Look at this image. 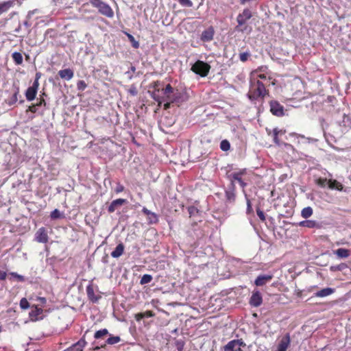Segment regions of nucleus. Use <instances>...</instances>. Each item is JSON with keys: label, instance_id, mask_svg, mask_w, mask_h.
<instances>
[{"label": "nucleus", "instance_id": "10", "mask_svg": "<svg viewBox=\"0 0 351 351\" xmlns=\"http://www.w3.org/2000/svg\"><path fill=\"white\" fill-rule=\"evenodd\" d=\"M215 35V29L213 27L210 26L204 29L200 36V40L204 43L210 42L213 40Z\"/></svg>", "mask_w": 351, "mask_h": 351}, {"label": "nucleus", "instance_id": "62", "mask_svg": "<svg viewBox=\"0 0 351 351\" xmlns=\"http://www.w3.org/2000/svg\"><path fill=\"white\" fill-rule=\"evenodd\" d=\"M274 141L278 146L281 145L278 136H274Z\"/></svg>", "mask_w": 351, "mask_h": 351}, {"label": "nucleus", "instance_id": "49", "mask_svg": "<svg viewBox=\"0 0 351 351\" xmlns=\"http://www.w3.org/2000/svg\"><path fill=\"white\" fill-rule=\"evenodd\" d=\"M87 85L84 80H80L77 83V88L79 90H84Z\"/></svg>", "mask_w": 351, "mask_h": 351}, {"label": "nucleus", "instance_id": "43", "mask_svg": "<svg viewBox=\"0 0 351 351\" xmlns=\"http://www.w3.org/2000/svg\"><path fill=\"white\" fill-rule=\"evenodd\" d=\"M40 77H41V73H36L35 80L33 82L32 86H31L30 87H32V88H34V89L38 90V86H39L38 80L40 78Z\"/></svg>", "mask_w": 351, "mask_h": 351}, {"label": "nucleus", "instance_id": "9", "mask_svg": "<svg viewBox=\"0 0 351 351\" xmlns=\"http://www.w3.org/2000/svg\"><path fill=\"white\" fill-rule=\"evenodd\" d=\"M128 203V200L125 199H117L113 200L110 204L108 206V211L109 213H114V211H119L120 208Z\"/></svg>", "mask_w": 351, "mask_h": 351}, {"label": "nucleus", "instance_id": "60", "mask_svg": "<svg viewBox=\"0 0 351 351\" xmlns=\"http://www.w3.org/2000/svg\"><path fill=\"white\" fill-rule=\"evenodd\" d=\"M43 104L45 105V101L43 99H40L39 101L37 102L36 104H35V106L38 107L42 106Z\"/></svg>", "mask_w": 351, "mask_h": 351}, {"label": "nucleus", "instance_id": "52", "mask_svg": "<svg viewBox=\"0 0 351 351\" xmlns=\"http://www.w3.org/2000/svg\"><path fill=\"white\" fill-rule=\"evenodd\" d=\"M142 211L147 216L149 217V215H151L152 217H156V215L154 213H152L151 211H149L148 209H147L146 208H143Z\"/></svg>", "mask_w": 351, "mask_h": 351}, {"label": "nucleus", "instance_id": "53", "mask_svg": "<svg viewBox=\"0 0 351 351\" xmlns=\"http://www.w3.org/2000/svg\"><path fill=\"white\" fill-rule=\"evenodd\" d=\"M285 134V132H282V130H278L277 128H276L273 130V136H278V134Z\"/></svg>", "mask_w": 351, "mask_h": 351}, {"label": "nucleus", "instance_id": "55", "mask_svg": "<svg viewBox=\"0 0 351 351\" xmlns=\"http://www.w3.org/2000/svg\"><path fill=\"white\" fill-rule=\"evenodd\" d=\"M256 212L260 219H265L263 211H262L259 208H257Z\"/></svg>", "mask_w": 351, "mask_h": 351}, {"label": "nucleus", "instance_id": "2", "mask_svg": "<svg viewBox=\"0 0 351 351\" xmlns=\"http://www.w3.org/2000/svg\"><path fill=\"white\" fill-rule=\"evenodd\" d=\"M90 3L95 8L98 9L99 12L108 17L112 18L114 16V12L111 7L106 3L101 0H89Z\"/></svg>", "mask_w": 351, "mask_h": 351}, {"label": "nucleus", "instance_id": "57", "mask_svg": "<svg viewBox=\"0 0 351 351\" xmlns=\"http://www.w3.org/2000/svg\"><path fill=\"white\" fill-rule=\"evenodd\" d=\"M145 317V315L143 313H138L135 315V318L137 321H139Z\"/></svg>", "mask_w": 351, "mask_h": 351}, {"label": "nucleus", "instance_id": "23", "mask_svg": "<svg viewBox=\"0 0 351 351\" xmlns=\"http://www.w3.org/2000/svg\"><path fill=\"white\" fill-rule=\"evenodd\" d=\"M328 186L330 189H336L339 191L343 190V185L337 180L331 178L328 179Z\"/></svg>", "mask_w": 351, "mask_h": 351}, {"label": "nucleus", "instance_id": "39", "mask_svg": "<svg viewBox=\"0 0 351 351\" xmlns=\"http://www.w3.org/2000/svg\"><path fill=\"white\" fill-rule=\"evenodd\" d=\"M220 148L222 151H228L230 148V143L228 140H223L220 143Z\"/></svg>", "mask_w": 351, "mask_h": 351}, {"label": "nucleus", "instance_id": "18", "mask_svg": "<svg viewBox=\"0 0 351 351\" xmlns=\"http://www.w3.org/2000/svg\"><path fill=\"white\" fill-rule=\"evenodd\" d=\"M86 345V341L84 338H82L77 343L73 344L71 347L64 351H83Z\"/></svg>", "mask_w": 351, "mask_h": 351}, {"label": "nucleus", "instance_id": "37", "mask_svg": "<svg viewBox=\"0 0 351 351\" xmlns=\"http://www.w3.org/2000/svg\"><path fill=\"white\" fill-rule=\"evenodd\" d=\"M126 34H127V36H128L129 40L132 43V46L135 49H138L139 47L138 41L136 40V39L132 34H128V33Z\"/></svg>", "mask_w": 351, "mask_h": 351}, {"label": "nucleus", "instance_id": "50", "mask_svg": "<svg viewBox=\"0 0 351 351\" xmlns=\"http://www.w3.org/2000/svg\"><path fill=\"white\" fill-rule=\"evenodd\" d=\"M162 86V83L160 81H156L153 82L152 87L158 91V93H160L161 91L160 86Z\"/></svg>", "mask_w": 351, "mask_h": 351}, {"label": "nucleus", "instance_id": "8", "mask_svg": "<svg viewBox=\"0 0 351 351\" xmlns=\"http://www.w3.org/2000/svg\"><path fill=\"white\" fill-rule=\"evenodd\" d=\"M161 92L163 95V101H169L171 104H176V101H174V93L173 87L171 86V84H167L165 88H162L161 89Z\"/></svg>", "mask_w": 351, "mask_h": 351}, {"label": "nucleus", "instance_id": "1", "mask_svg": "<svg viewBox=\"0 0 351 351\" xmlns=\"http://www.w3.org/2000/svg\"><path fill=\"white\" fill-rule=\"evenodd\" d=\"M266 95H268V90H266L263 82L255 79H251L250 90L247 93L248 98L251 101H254L258 98H263Z\"/></svg>", "mask_w": 351, "mask_h": 351}, {"label": "nucleus", "instance_id": "27", "mask_svg": "<svg viewBox=\"0 0 351 351\" xmlns=\"http://www.w3.org/2000/svg\"><path fill=\"white\" fill-rule=\"evenodd\" d=\"M37 90L29 87L25 93V97L27 101H32L36 98V94H37Z\"/></svg>", "mask_w": 351, "mask_h": 351}, {"label": "nucleus", "instance_id": "40", "mask_svg": "<svg viewBox=\"0 0 351 351\" xmlns=\"http://www.w3.org/2000/svg\"><path fill=\"white\" fill-rule=\"evenodd\" d=\"M51 217L53 219H56L59 218H63L64 217L63 216V213H61L59 210L55 209L51 212Z\"/></svg>", "mask_w": 351, "mask_h": 351}, {"label": "nucleus", "instance_id": "59", "mask_svg": "<svg viewBox=\"0 0 351 351\" xmlns=\"http://www.w3.org/2000/svg\"><path fill=\"white\" fill-rule=\"evenodd\" d=\"M29 111H30V112H34H34H36V110H37V107H36V106H35V105H32V106H29Z\"/></svg>", "mask_w": 351, "mask_h": 351}, {"label": "nucleus", "instance_id": "36", "mask_svg": "<svg viewBox=\"0 0 351 351\" xmlns=\"http://www.w3.org/2000/svg\"><path fill=\"white\" fill-rule=\"evenodd\" d=\"M293 213L294 210H293V208H289L288 209H287L285 213H280V216L284 218H291L293 215Z\"/></svg>", "mask_w": 351, "mask_h": 351}, {"label": "nucleus", "instance_id": "21", "mask_svg": "<svg viewBox=\"0 0 351 351\" xmlns=\"http://www.w3.org/2000/svg\"><path fill=\"white\" fill-rule=\"evenodd\" d=\"M86 293L88 299L93 302H97L101 296H97L95 295L94 289L92 285H88L86 287Z\"/></svg>", "mask_w": 351, "mask_h": 351}, {"label": "nucleus", "instance_id": "47", "mask_svg": "<svg viewBox=\"0 0 351 351\" xmlns=\"http://www.w3.org/2000/svg\"><path fill=\"white\" fill-rule=\"evenodd\" d=\"M328 179L319 178L317 180L316 183L321 187H325L328 184Z\"/></svg>", "mask_w": 351, "mask_h": 351}, {"label": "nucleus", "instance_id": "26", "mask_svg": "<svg viewBox=\"0 0 351 351\" xmlns=\"http://www.w3.org/2000/svg\"><path fill=\"white\" fill-rule=\"evenodd\" d=\"M334 254H336L339 258H346L350 255V251L345 248H339L334 251Z\"/></svg>", "mask_w": 351, "mask_h": 351}, {"label": "nucleus", "instance_id": "32", "mask_svg": "<svg viewBox=\"0 0 351 351\" xmlns=\"http://www.w3.org/2000/svg\"><path fill=\"white\" fill-rule=\"evenodd\" d=\"M313 214V209L311 207L308 206L302 209L301 211V215L303 218L307 219L310 217Z\"/></svg>", "mask_w": 351, "mask_h": 351}, {"label": "nucleus", "instance_id": "33", "mask_svg": "<svg viewBox=\"0 0 351 351\" xmlns=\"http://www.w3.org/2000/svg\"><path fill=\"white\" fill-rule=\"evenodd\" d=\"M151 97L153 99L157 101L159 105H160L162 103L163 96H161L160 95V93H158V91H156V90L152 91V93H151Z\"/></svg>", "mask_w": 351, "mask_h": 351}, {"label": "nucleus", "instance_id": "54", "mask_svg": "<svg viewBox=\"0 0 351 351\" xmlns=\"http://www.w3.org/2000/svg\"><path fill=\"white\" fill-rule=\"evenodd\" d=\"M11 275L14 276L15 278H16L19 281H23L24 280V277L21 275H19L15 272H12L11 273Z\"/></svg>", "mask_w": 351, "mask_h": 351}, {"label": "nucleus", "instance_id": "45", "mask_svg": "<svg viewBox=\"0 0 351 351\" xmlns=\"http://www.w3.org/2000/svg\"><path fill=\"white\" fill-rule=\"evenodd\" d=\"M250 56V53L249 51L243 52L239 54V59L241 62H244L248 60Z\"/></svg>", "mask_w": 351, "mask_h": 351}, {"label": "nucleus", "instance_id": "19", "mask_svg": "<svg viewBox=\"0 0 351 351\" xmlns=\"http://www.w3.org/2000/svg\"><path fill=\"white\" fill-rule=\"evenodd\" d=\"M290 343V337L289 334L284 336L280 340L277 351H286Z\"/></svg>", "mask_w": 351, "mask_h": 351}, {"label": "nucleus", "instance_id": "24", "mask_svg": "<svg viewBox=\"0 0 351 351\" xmlns=\"http://www.w3.org/2000/svg\"><path fill=\"white\" fill-rule=\"evenodd\" d=\"M123 251H124V245L122 243H121L118 244L117 245V247H115V249L111 252V256L113 258H117L123 254Z\"/></svg>", "mask_w": 351, "mask_h": 351}, {"label": "nucleus", "instance_id": "5", "mask_svg": "<svg viewBox=\"0 0 351 351\" xmlns=\"http://www.w3.org/2000/svg\"><path fill=\"white\" fill-rule=\"evenodd\" d=\"M245 343L241 339H233L230 341L223 348V351H242L241 347H245Z\"/></svg>", "mask_w": 351, "mask_h": 351}, {"label": "nucleus", "instance_id": "38", "mask_svg": "<svg viewBox=\"0 0 351 351\" xmlns=\"http://www.w3.org/2000/svg\"><path fill=\"white\" fill-rule=\"evenodd\" d=\"M152 276L150 274H144L140 281L141 285L149 283L152 280Z\"/></svg>", "mask_w": 351, "mask_h": 351}, {"label": "nucleus", "instance_id": "48", "mask_svg": "<svg viewBox=\"0 0 351 351\" xmlns=\"http://www.w3.org/2000/svg\"><path fill=\"white\" fill-rule=\"evenodd\" d=\"M176 346L178 351H184V342L182 340H177Z\"/></svg>", "mask_w": 351, "mask_h": 351}, {"label": "nucleus", "instance_id": "51", "mask_svg": "<svg viewBox=\"0 0 351 351\" xmlns=\"http://www.w3.org/2000/svg\"><path fill=\"white\" fill-rule=\"evenodd\" d=\"M124 189H125V187L122 184H121L120 183H118L117 184V186H116L114 191L117 193H119L123 191Z\"/></svg>", "mask_w": 351, "mask_h": 351}, {"label": "nucleus", "instance_id": "3", "mask_svg": "<svg viewBox=\"0 0 351 351\" xmlns=\"http://www.w3.org/2000/svg\"><path fill=\"white\" fill-rule=\"evenodd\" d=\"M261 223H263L268 228L272 229V230L275 232H276L278 234H282V232L285 231V226H288L290 223H287L286 221H261Z\"/></svg>", "mask_w": 351, "mask_h": 351}, {"label": "nucleus", "instance_id": "56", "mask_svg": "<svg viewBox=\"0 0 351 351\" xmlns=\"http://www.w3.org/2000/svg\"><path fill=\"white\" fill-rule=\"evenodd\" d=\"M143 313L145 315V317H152L154 316V313L152 311H147Z\"/></svg>", "mask_w": 351, "mask_h": 351}, {"label": "nucleus", "instance_id": "31", "mask_svg": "<svg viewBox=\"0 0 351 351\" xmlns=\"http://www.w3.org/2000/svg\"><path fill=\"white\" fill-rule=\"evenodd\" d=\"M348 268V265L346 263H341L338 265H331L330 270L331 271H343Z\"/></svg>", "mask_w": 351, "mask_h": 351}, {"label": "nucleus", "instance_id": "34", "mask_svg": "<svg viewBox=\"0 0 351 351\" xmlns=\"http://www.w3.org/2000/svg\"><path fill=\"white\" fill-rule=\"evenodd\" d=\"M298 225L302 227L314 228L316 226L315 221H300Z\"/></svg>", "mask_w": 351, "mask_h": 351}, {"label": "nucleus", "instance_id": "20", "mask_svg": "<svg viewBox=\"0 0 351 351\" xmlns=\"http://www.w3.org/2000/svg\"><path fill=\"white\" fill-rule=\"evenodd\" d=\"M58 75L62 79L69 81L73 78L74 73L71 69H65L60 70Z\"/></svg>", "mask_w": 351, "mask_h": 351}, {"label": "nucleus", "instance_id": "35", "mask_svg": "<svg viewBox=\"0 0 351 351\" xmlns=\"http://www.w3.org/2000/svg\"><path fill=\"white\" fill-rule=\"evenodd\" d=\"M188 212L189 214V217H197L199 216L198 209L193 206L188 207Z\"/></svg>", "mask_w": 351, "mask_h": 351}, {"label": "nucleus", "instance_id": "6", "mask_svg": "<svg viewBox=\"0 0 351 351\" xmlns=\"http://www.w3.org/2000/svg\"><path fill=\"white\" fill-rule=\"evenodd\" d=\"M270 112L271 114L276 117H282L285 115V109L278 101L276 100H271L269 102Z\"/></svg>", "mask_w": 351, "mask_h": 351}, {"label": "nucleus", "instance_id": "44", "mask_svg": "<svg viewBox=\"0 0 351 351\" xmlns=\"http://www.w3.org/2000/svg\"><path fill=\"white\" fill-rule=\"evenodd\" d=\"M20 306L22 309H27L30 307V305L27 300L23 298L20 301Z\"/></svg>", "mask_w": 351, "mask_h": 351}, {"label": "nucleus", "instance_id": "28", "mask_svg": "<svg viewBox=\"0 0 351 351\" xmlns=\"http://www.w3.org/2000/svg\"><path fill=\"white\" fill-rule=\"evenodd\" d=\"M109 335L108 330L106 328L99 330L95 332L94 337L95 339H104L106 336Z\"/></svg>", "mask_w": 351, "mask_h": 351}, {"label": "nucleus", "instance_id": "7", "mask_svg": "<svg viewBox=\"0 0 351 351\" xmlns=\"http://www.w3.org/2000/svg\"><path fill=\"white\" fill-rule=\"evenodd\" d=\"M245 173V170H241L237 172L233 173H227V178L230 180V183H234V181H237L240 186L244 189L247 184L242 180V175H243Z\"/></svg>", "mask_w": 351, "mask_h": 351}, {"label": "nucleus", "instance_id": "46", "mask_svg": "<svg viewBox=\"0 0 351 351\" xmlns=\"http://www.w3.org/2000/svg\"><path fill=\"white\" fill-rule=\"evenodd\" d=\"M179 3L184 7L191 8L193 6V2L191 0H178Z\"/></svg>", "mask_w": 351, "mask_h": 351}, {"label": "nucleus", "instance_id": "12", "mask_svg": "<svg viewBox=\"0 0 351 351\" xmlns=\"http://www.w3.org/2000/svg\"><path fill=\"white\" fill-rule=\"evenodd\" d=\"M43 310L41 308H38L36 305H32L31 306V311L29 313V316L32 321H37L41 319L43 317L40 316L43 314Z\"/></svg>", "mask_w": 351, "mask_h": 351}, {"label": "nucleus", "instance_id": "64", "mask_svg": "<svg viewBox=\"0 0 351 351\" xmlns=\"http://www.w3.org/2000/svg\"><path fill=\"white\" fill-rule=\"evenodd\" d=\"M23 25L26 27L27 28H29L31 25V24L29 23L28 20H26L23 22Z\"/></svg>", "mask_w": 351, "mask_h": 351}, {"label": "nucleus", "instance_id": "15", "mask_svg": "<svg viewBox=\"0 0 351 351\" xmlns=\"http://www.w3.org/2000/svg\"><path fill=\"white\" fill-rule=\"evenodd\" d=\"M189 99V96L186 92L179 91L177 90L174 93V101L176 104L180 106L181 104L186 101Z\"/></svg>", "mask_w": 351, "mask_h": 351}, {"label": "nucleus", "instance_id": "29", "mask_svg": "<svg viewBox=\"0 0 351 351\" xmlns=\"http://www.w3.org/2000/svg\"><path fill=\"white\" fill-rule=\"evenodd\" d=\"M341 125L346 128H351V116L344 114L341 122Z\"/></svg>", "mask_w": 351, "mask_h": 351}, {"label": "nucleus", "instance_id": "17", "mask_svg": "<svg viewBox=\"0 0 351 351\" xmlns=\"http://www.w3.org/2000/svg\"><path fill=\"white\" fill-rule=\"evenodd\" d=\"M273 278V276L270 274L259 275L255 280L254 284L258 286H263L269 282Z\"/></svg>", "mask_w": 351, "mask_h": 351}, {"label": "nucleus", "instance_id": "30", "mask_svg": "<svg viewBox=\"0 0 351 351\" xmlns=\"http://www.w3.org/2000/svg\"><path fill=\"white\" fill-rule=\"evenodd\" d=\"M12 59L16 64L20 65L23 63V56L19 52H14L12 54Z\"/></svg>", "mask_w": 351, "mask_h": 351}, {"label": "nucleus", "instance_id": "63", "mask_svg": "<svg viewBox=\"0 0 351 351\" xmlns=\"http://www.w3.org/2000/svg\"><path fill=\"white\" fill-rule=\"evenodd\" d=\"M165 104H164V108L166 110L169 109L171 106V103H170L169 101H165Z\"/></svg>", "mask_w": 351, "mask_h": 351}, {"label": "nucleus", "instance_id": "61", "mask_svg": "<svg viewBox=\"0 0 351 351\" xmlns=\"http://www.w3.org/2000/svg\"><path fill=\"white\" fill-rule=\"evenodd\" d=\"M129 93L131 95L134 96V95H136L137 94V90H136V88H132L130 89Z\"/></svg>", "mask_w": 351, "mask_h": 351}, {"label": "nucleus", "instance_id": "25", "mask_svg": "<svg viewBox=\"0 0 351 351\" xmlns=\"http://www.w3.org/2000/svg\"><path fill=\"white\" fill-rule=\"evenodd\" d=\"M109 337L105 341L104 344H101V347L104 348L106 344L114 345L116 344L121 341V338L119 336H112V335H108Z\"/></svg>", "mask_w": 351, "mask_h": 351}, {"label": "nucleus", "instance_id": "11", "mask_svg": "<svg viewBox=\"0 0 351 351\" xmlns=\"http://www.w3.org/2000/svg\"><path fill=\"white\" fill-rule=\"evenodd\" d=\"M263 302V298L261 293L259 291H254L250 299V304L254 307H258L261 305Z\"/></svg>", "mask_w": 351, "mask_h": 351}, {"label": "nucleus", "instance_id": "13", "mask_svg": "<svg viewBox=\"0 0 351 351\" xmlns=\"http://www.w3.org/2000/svg\"><path fill=\"white\" fill-rule=\"evenodd\" d=\"M252 17L251 11L249 9H245L242 13H240L237 17L238 26H242L246 21Z\"/></svg>", "mask_w": 351, "mask_h": 351}, {"label": "nucleus", "instance_id": "41", "mask_svg": "<svg viewBox=\"0 0 351 351\" xmlns=\"http://www.w3.org/2000/svg\"><path fill=\"white\" fill-rule=\"evenodd\" d=\"M246 202H247L246 213L249 216V217H251L253 216L254 211H253L252 207L251 206L250 200L248 198H246Z\"/></svg>", "mask_w": 351, "mask_h": 351}, {"label": "nucleus", "instance_id": "4", "mask_svg": "<svg viewBox=\"0 0 351 351\" xmlns=\"http://www.w3.org/2000/svg\"><path fill=\"white\" fill-rule=\"evenodd\" d=\"M210 69V66L204 61L197 60L193 64L191 70L201 77H206L208 75Z\"/></svg>", "mask_w": 351, "mask_h": 351}, {"label": "nucleus", "instance_id": "42", "mask_svg": "<svg viewBox=\"0 0 351 351\" xmlns=\"http://www.w3.org/2000/svg\"><path fill=\"white\" fill-rule=\"evenodd\" d=\"M18 94H19V91H15L14 93L11 96V97L8 100V104L10 105V106H12L13 104H14L17 100H18Z\"/></svg>", "mask_w": 351, "mask_h": 351}, {"label": "nucleus", "instance_id": "16", "mask_svg": "<svg viewBox=\"0 0 351 351\" xmlns=\"http://www.w3.org/2000/svg\"><path fill=\"white\" fill-rule=\"evenodd\" d=\"M36 239L39 243H45L48 241L47 232L45 228H40L36 233Z\"/></svg>", "mask_w": 351, "mask_h": 351}, {"label": "nucleus", "instance_id": "14", "mask_svg": "<svg viewBox=\"0 0 351 351\" xmlns=\"http://www.w3.org/2000/svg\"><path fill=\"white\" fill-rule=\"evenodd\" d=\"M235 184L230 183L228 189L226 191V199L228 203H234L236 199Z\"/></svg>", "mask_w": 351, "mask_h": 351}, {"label": "nucleus", "instance_id": "58", "mask_svg": "<svg viewBox=\"0 0 351 351\" xmlns=\"http://www.w3.org/2000/svg\"><path fill=\"white\" fill-rule=\"evenodd\" d=\"M7 274L5 271H0V280H3L6 278Z\"/></svg>", "mask_w": 351, "mask_h": 351}, {"label": "nucleus", "instance_id": "22", "mask_svg": "<svg viewBox=\"0 0 351 351\" xmlns=\"http://www.w3.org/2000/svg\"><path fill=\"white\" fill-rule=\"evenodd\" d=\"M334 291H335L334 289H332L330 287H326V288L322 289V290H320L319 291H317L315 293V295L316 297H319V298H324V297H326V296L331 295L332 293H334Z\"/></svg>", "mask_w": 351, "mask_h": 351}]
</instances>
